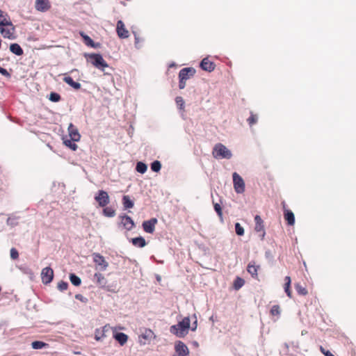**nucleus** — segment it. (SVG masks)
Returning <instances> with one entry per match:
<instances>
[{"label": "nucleus", "instance_id": "nucleus-1", "mask_svg": "<svg viewBox=\"0 0 356 356\" xmlns=\"http://www.w3.org/2000/svg\"><path fill=\"white\" fill-rule=\"evenodd\" d=\"M189 329L190 318L186 316L177 324L171 325L170 327V332L177 337L184 338L188 334Z\"/></svg>", "mask_w": 356, "mask_h": 356}, {"label": "nucleus", "instance_id": "nucleus-2", "mask_svg": "<svg viewBox=\"0 0 356 356\" xmlns=\"http://www.w3.org/2000/svg\"><path fill=\"white\" fill-rule=\"evenodd\" d=\"M212 154L216 159H230L233 155L232 151L222 143L214 145Z\"/></svg>", "mask_w": 356, "mask_h": 356}, {"label": "nucleus", "instance_id": "nucleus-3", "mask_svg": "<svg viewBox=\"0 0 356 356\" xmlns=\"http://www.w3.org/2000/svg\"><path fill=\"white\" fill-rule=\"evenodd\" d=\"M84 56L89 59V61L98 70L104 72L105 69L109 67L108 63L104 60L100 54H85Z\"/></svg>", "mask_w": 356, "mask_h": 356}, {"label": "nucleus", "instance_id": "nucleus-4", "mask_svg": "<svg viewBox=\"0 0 356 356\" xmlns=\"http://www.w3.org/2000/svg\"><path fill=\"white\" fill-rule=\"evenodd\" d=\"M233 185L235 192L238 194H241L245 191V185L243 178L237 173L232 174Z\"/></svg>", "mask_w": 356, "mask_h": 356}, {"label": "nucleus", "instance_id": "nucleus-5", "mask_svg": "<svg viewBox=\"0 0 356 356\" xmlns=\"http://www.w3.org/2000/svg\"><path fill=\"white\" fill-rule=\"evenodd\" d=\"M95 201L101 207H106L110 202L108 193L104 190H99L95 196Z\"/></svg>", "mask_w": 356, "mask_h": 356}, {"label": "nucleus", "instance_id": "nucleus-6", "mask_svg": "<svg viewBox=\"0 0 356 356\" xmlns=\"http://www.w3.org/2000/svg\"><path fill=\"white\" fill-rule=\"evenodd\" d=\"M93 261L97 265L96 268L99 270H106L108 266V263L105 260L104 257L99 253L95 252L92 254Z\"/></svg>", "mask_w": 356, "mask_h": 356}, {"label": "nucleus", "instance_id": "nucleus-7", "mask_svg": "<svg viewBox=\"0 0 356 356\" xmlns=\"http://www.w3.org/2000/svg\"><path fill=\"white\" fill-rule=\"evenodd\" d=\"M42 282L44 284H48L53 280L54 270L51 267H45L41 272Z\"/></svg>", "mask_w": 356, "mask_h": 356}, {"label": "nucleus", "instance_id": "nucleus-8", "mask_svg": "<svg viewBox=\"0 0 356 356\" xmlns=\"http://www.w3.org/2000/svg\"><path fill=\"white\" fill-rule=\"evenodd\" d=\"M175 350L177 356H189V350L187 346L181 341H176L175 344Z\"/></svg>", "mask_w": 356, "mask_h": 356}, {"label": "nucleus", "instance_id": "nucleus-9", "mask_svg": "<svg viewBox=\"0 0 356 356\" xmlns=\"http://www.w3.org/2000/svg\"><path fill=\"white\" fill-rule=\"evenodd\" d=\"M119 218L121 219L120 224L127 231H131L135 227L134 221L127 214L120 215Z\"/></svg>", "mask_w": 356, "mask_h": 356}, {"label": "nucleus", "instance_id": "nucleus-10", "mask_svg": "<svg viewBox=\"0 0 356 356\" xmlns=\"http://www.w3.org/2000/svg\"><path fill=\"white\" fill-rule=\"evenodd\" d=\"M195 72L196 71L193 67H184L179 72V79H182L186 81L191 76H194Z\"/></svg>", "mask_w": 356, "mask_h": 356}, {"label": "nucleus", "instance_id": "nucleus-11", "mask_svg": "<svg viewBox=\"0 0 356 356\" xmlns=\"http://www.w3.org/2000/svg\"><path fill=\"white\" fill-rule=\"evenodd\" d=\"M157 222L158 220L155 218L143 221L142 226L144 231L148 234H152L155 230V225Z\"/></svg>", "mask_w": 356, "mask_h": 356}, {"label": "nucleus", "instance_id": "nucleus-12", "mask_svg": "<svg viewBox=\"0 0 356 356\" xmlns=\"http://www.w3.org/2000/svg\"><path fill=\"white\" fill-rule=\"evenodd\" d=\"M116 31L120 38L124 39L129 37V31L126 29L124 24L122 20L118 21Z\"/></svg>", "mask_w": 356, "mask_h": 356}, {"label": "nucleus", "instance_id": "nucleus-13", "mask_svg": "<svg viewBox=\"0 0 356 356\" xmlns=\"http://www.w3.org/2000/svg\"><path fill=\"white\" fill-rule=\"evenodd\" d=\"M155 337L156 336L152 330L145 329V330L140 335V338H142L145 341H142L140 340V343L145 345L147 343H149L152 339H154Z\"/></svg>", "mask_w": 356, "mask_h": 356}, {"label": "nucleus", "instance_id": "nucleus-14", "mask_svg": "<svg viewBox=\"0 0 356 356\" xmlns=\"http://www.w3.org/2000/svg\"><path fill=\"white\" fill-rule=\"evenodd\" d=\"M200 66L203 70L209 72L213 71L216 67L215 63L209 60L208 58H204L200 62Z\"/></svg>", "mask_w": 356, "mask_h": 356}, {"label": "nucleus", "instance_id": "nucleus-15", "mask_svg": "<svg viewBox=\"0 0 356 356\" xmlns=\"http://www.w3.org/2000/svg\"><path fill=\"white\" fill-rule=\"evenodd\" d=\"M67 129L69 136L73 141H79L80 140L81 135L79 133L78 129L72 123L69 124Z\"/></svg>", "mask_w": 356, "mask_h": 356}, {"label": "nucleus", "instance_id": "nucleus-16", "mask_svg": "<svg viewBox=\"0 0 356 356\" xmlns=\"http://www.w3.org/2000/svg\"><path fill=\"white\" fill-rule=\"evenodd\" d=\"M254 222H255L254 229L257 232H262L261 240H263L265 236L266 232L264 231L263 220H262L261 218L260 217V216L256 215L254 216Z\"/></svg>", "mask_w": 356, "mask_h": 356}, {"label": "nucleus", "instance_id": "nucleus-17", "mask_svg": "<svg viewBox=\"0 0 356 356\" xmlns=\"http://www.w3.org/2000/svg\"><path fill=\"white\" fill-rule=\"evenodd\" d=\"M35 9L40 12H45L50 8L49 0H36Z\"/></svg>", "mask_w": 356, "mask_h": 356}, {"label": "nucleus", "instance_id": "nucleus-18", "mask_svg": "<svg viewBox=\"0 0 356 356\" xmlns=\"http://www.w3.org/2000/svg\"><path fill=\"white\" fill-rule=\"evenodd\" d=\"M12 25L8 15L0 9V27Z\"/></svg>", "mask_w": 356, "mask_h": 356}, {"label": "nucleus", "instance_id": "nucleus-19", "mask_svg": "<svg viewBox=\"0 0 356 356\" xmlns=\"http://www.w3.org/2000/svg\"><path fill=\"white\" fill-rule=\"evenodd\" d=\"M94 279L96 281V283L100 286V287H105L107 284V280L106 277L100 273H96L94 275Z\"/></svg>", "mask_w": 356, "mask_h": 356}, {"label": "nucleus", "instance_id": "nucleus-20", "mask_svg": "<svg viewBox=\"0 0 356 356\" xmlns=\"http://www.w3.org/2000/svg\"><path fill=\"white\" fill-rule=\"evenodd\" d=\"M259 268V266H256L254 261H251L248 265L247 270L252 277L256 278L257 277V271Z\"/></svg>", "mask_w": 356, "mask_h": 356}, {"label": "nucleus", "instance_id": "nucleus-21", "mask_svg": "<svg viewBox=\"0 0 356 356\" xmlns=\"http://www.w3.org/2000/svg\"><path fill=\"white\" fill-rule=\"evenodd\" d=\"M114 339L120 344L123 346L128 339V336L123 332H116L113 334Z\"/></svg>", "mask_w": 356, "mask_h": 356}, {"label": "nucleus", "instance_id": "nucleus-22", "mask_svg": "<svg viewBox=\"0 0 356 356\" xmlns=\"http://www.w3.org/2000/svg\"><path fill=\"white\" fill-rule=\"evenodd\" d=\"M63 81L75 90H79L81 87V85L79 83L74 81L73 79L69 76H65L63 78Z\"/></svg>", "mask_w": 356, "mask_h": 356}, {"label": "nucleus", "instance_id": "nucleus-23", "mask_svg": "<svg viewBox=\"0 0 356 356\" xmlns=\"http://www.w3.org/2000/svg\"><path fill=\"white\" fill-rule=\"evenodd\" d=\"M10 51L16 56H22L24 54L22 48L17 43H12L10 45Z\"/></svg>", "mask_w": 356, "mask_h": 356}, {"label": "nucleus", "instance_id": "nucleus-24", "mask_svg": "<svg viewBox=\"0 0 356 356\" xmlns=\"http://www.w3.org/2000/svg\"><path fill=\"white\" fill-rule=\"evenodd\" d=\"M284 219L286 220L289 225H293L295 223V216L291 210L284 211Z\"/></svg>", "mask_w": 356, "mask_h": 356}, {"label": "nucleus", "instance_id": "nucleus-25", "mask_svg": "<svg viewBox=\"0 0 356 356\" xmlns=\"http://www.w3.org/2000/svg\"><path fill=\"white\" fill-rule=\"evenodd\" d=\"M132 244L138 248H143L146 245L145 239L143 236H138L131 238Z\"/></svg>", "mask_w": 356, "mask_h": 356}, {"label": "nucleus", "instance_id": "nucleus-26", "mask_svg": "<svg viewBox=\"0 0 356 356\" xmlns=\"http://www.w3.org/2000/svg\"><path fill=\"white\" fill-rule=\"evenodd\" d=\"M122 203L125 209H131L134 206V202L130 199L128 195H124L122 197Z\"/></svg>", "mask_w": 356, "mask_h": 356}, {"label": "nucleus", "instance_id": "nucleus-27", "mask_svg": "<svg viewBox=\"0 0 356 356\" xmlns=\"http://www.w3.org/2000/svg\"><path fill=\"white\" fill-rule=\"evenodd\" d=\"M70 280L76 286H79L81 284V278L74 273L70 274Z\"/></svg>", "mask_w": 356, "mask_h": 356}, {"label": "nucleus", "instance_id": "nucleus-28", "mask_svg": "<svg viewBox=\"0 0 356 356\" xmlns=\"http://www.w3.org/2000/svg\"><path fill=\"white\" fill-rule=\"evenodd\" d=\"M106 326L103 327L102 330L99 329L95 330V339L96 341H100L102 338L105 337Z\"/></svg>", "mask_w": 356, "mask_h": 356}, {"label": "nucleus", "instance_id": "nucleus-29", "mask_svg": "<svg viewBox=\"0 0 356 356\" xmlns=\"http://www.w3.org/2000/svg\"><path fill=\"white\" fill-rule=\"evenodd\" d=\"M136 170L138 172L144 174L147 170V165L142 161H138L136 163Z\"/></svg>", "mask_w": 356, "mask_h": 356}, {"label": "nucleus", "instance_id": "nucleus-30", "mask_svg": "<svg viewBox=\"0 0 356 356\" xmlns=\"http://www.w3.org/2000/svg\"><path fill=\"white\" fill-rule=\"evenodd\" d=\"M18 220L19 217L12 215L8 218L6 223L8 225L13 227L18 225Z\"/></svg>", "mask_w": 356, "mask_h": 356}, {"label": "nucleus", "instance_id": "nucleus-31", "mask_svg": "<svg viewBox=\"0 0 356 356\" xmlns=\"http://www.w3.org/2000/svg\"><path fill=\"white\" fill-rule=\"evenodd\" d=\"M103 214L108 218H112L115 216V210L111 207H106L103 209Z\"/></svg>", "mask_w": 356, "mask_h": 356}, {"label": "nucleus", "instance_id": "nucleus-32", "mask_svg": "<svg viewBox=\"0 0 356 356\" xmlns=\"http://www.w3.org/2000/svg\"><path fill=\"white\" fill-rule=\"evenodd\" d=\"M244 284H245V281L243 279H242L241 277H236V278L234 281V284H233L234 289L235 290H238L244 285Z\"/></svg>", "mask_w": 356, "mask_h": 356}, {"label": "nucleus", "instance_id": "nucleus-33", "mask_svg": "<svg viewBox=\"0 0 356 356\" xmlns=\"http://www.w3.org/2000/svg\"><path fill=\"white\" fill-rule=\"evenodd\" d=\"M80 35H81L83 40V42L84 43L88 46V47H90V46H94V41L92 40V39L88 36V35L85 34L83 32H81L80 33Z\"/></svg>", "mask_w": 356, "mask_h": 356}, {"label": "nucleus", "instance_id": "nucleus-34", "mask_svg": "<svg viewBox=\"0 0 356 356\" xmlns=\"http://www.w3.org/2000/svg\"><path fill=\"white\" fill-rule=\"evenodd\" d=\"M75 142L76 141H73L72 138H70L64 140L63 143L65 144V145L70 148L72 150L75 151L78 147Z\"/></svg>", "mask_w": 356, "mask_h": 356}, {"label": "nucleus", "instance_id": "nucleus-35", "mask_svg": "<svg viewBox=\"0 0 356 356\" xmlns=\"http://www.w3.org/2000/svg\"><path fill=\"white\" fill-rule=\"evenodd\" d=\"M47 346V344L46 343L41 341H34L31 343L32 348L35 350L42 349Z\"/></svg>", "mask_w": 356, "mask_h": 356}, {"label": "nucleus", "instance_id": "nucleus-36", "mask_svg": "<svg viewBox=\"0 0 356 356\" xmlns=\"http://www.w3.org/2000/svg\"><path fill=\"white\" fill-rule=\"evenodd\" d=\"M151 170L154 172H158L161 170V163L159 161H154L151 163Z\"/></svg>", "mask_w": 356, "mask_h": 356}, {"label": "nucleus", "instance_id": "nucleus-37", "mask_svg": "<svg viewBox=\"0 0 356 356\" xmlns=\"http://www.w3.org/2000/svg\"><path fill=\"white\" fill-rule=\"evenodd\" d=\"M213 208H214L215 211L217 213L218 216H219L221 222H222L223 218H222V211L221 206L218 203H213Z\"/></svg>", "mask_w": 356, "mask_h": 356}, {"label": "nucleus", "instance_id": "nucleus-38", "mask_svg": "<svg viewBox=\"0 0 356 356\" xmlns=\"http://www.w3.org/2000/svg\"><path fill=\"white\" fill-rule=\"evenodd\" d=\"M49 99L52 102H58L60 100V95L55 92H51L49 95Z\"/></svg>", "mask_w": 356, "mask_h": 356}, {"label": "nucleus", "instance_id": "nucleus-39", "mask_svg": "<svg viewBox=\"0 0 356 356\" xmlns=\"http://www.w3.org/2000/svg\"><path fill=\"white\" fill-rule=\"evenodd\" d=\"M235 232L238 236H243L244 234V229L239 222H236L234 225Z\"/></svg>", "mask_w": 356, "mask_h": 356}, {"label": "nucleus", "instance_id": "nucleus-40", "mask_svg": "<svg viewBox=\"0 0 356 356\" xmlns=\"http://www.w3.org/2000/svg\"><path fill=\"white\" fill-rule=\"evenodd\" d=\"M296 290L299 295L305 296L307 294V290L300 284L296 285Z\"/></svg>", "mask_w": 356, "mask_h": 356}, {"label": "nucleus", "instance_id": "nucleus-41", "mask_svg": "<svg viewBox=\"0 0 356 356\" xmlns=\"http://www.w3.org/2000/svg\"><path fill=\"white\" fill-rule=\"evenodd\" d=\"M67 287H68V283L65 281H60L58 284V286H57L58 289L60 291L67 290Z\"/></svg>", "mask_w": 356, "mask_h": 356}, {"label": "nucleus", "instance_id": "nucleus-42", "mask_svg": "<svg viewBox=\"0 0 356 356\" xmlns=\"http://www.w3.org/2000/svg\"><path fill=\"white\" fill-rule=\"evenodd\" d=\"M257 115H254L252 113H251L250 116L248 118V122L250 126H252V124H255L257 122Z\"/></svg>", "mask_w": 356, "mask_h": 356}, {"label": "nucleus", "instance_id": "nucleus-43", "mask_svg": "<svg viewBox=\"0 0 356 356\" xmlns=\"http://www.w3.org/2000/svg\"><path fill=\"white\" fill-rule=\"evenodd\" d=\"M175 102L179 106V109H184L185 102L181 97H177L175 98Z\"/></svg>", "mask_w": 356, "mask_h": 356}, {"label": "nucleus", "instance_id": "nucleus-44", "mask_svg": "<svg viewBox=\"0 0 356 356\" xmlns=\"http://www.w3.org/2000/svg\"><path fill=\"white\" fill-rule=\"evenodd\" d=\"M19 257V252L15 248L10 249V258L13 260L17 259Z\"/></svg>", "mask_w": 356, "mask_h": 356}, {"label": "nucleus", "instance_id": "nucleus-45", "mask_svg": "<svg viewBox=\"0 0 356 356\" xmlns=\"http://www.w3.org/2000/svg\"><path fill=\"white\" fill-rule=\"evenodd\" d=\"M0 32L4 38H10V32L9 30L6 29L4 26L0 27Z\"/></svg>", "mask_w": 356, "mask_h": 356}, {"label": "nucleus", "instance_id": "nucleus-46", "mask_svg": "<svg viewBox=\"0 0 356 356\" xmlns=\"http://www.w3.org/2000/svg\"><path fill=\"white\" fill-rule=\"evenodd\" d=\"M272 315H279L280 314V309L278 305H273L270 309Z\"/></svg>", "mask_w": 356, "mask_h": 356}, {"label": "nucleus", "instance_id": "nucleus-47", "mask_svg": "<svg viewBox=\"0 0 356 356\" xmlns=\"http://www.w3.org/2000/svg\"><path fill=\"white\" fill-rule=\"evenodd\" d=\"M290 286H291V284H289V282H285L284 291L289 298H291V291L290 290Z\"/></svg>", "mask_w": 356, "mask_h": 356}, {"label": "nucleus", "instance_id": "nucleus-48", "mask_svg": "<svg viewBox=\"0 0 356 356\" xmlns=\"http://www.w3.org/2000/svg\"><path fill=\"white\" fill-rule=\"evenodd\" d=\"M0 74H1L3 76L10 78L11 74L8 72V70L0 66Z\"/></svg>", "mask_w": 356, "mask_h": 356}, {"label": "nucleus", "instance_id": "nucleus-49", "mask_svg": "<svg viewBox=\"0 0 356 356\" xmlns=\"http://www.w3.org/2000/svg\"><path fill=\"white\" fill-rule=\"evenodd\" d=\"M134 38H135V47L137 49H140V45L139 44V42H140V39L136 32H134Z\"/></svg>", "mask_w": 356, "mask_h": 356}, {"label": "nucleus", "instance_id": "nucleus-50", "mask_svg": "<svg viewBox=\"0 0 356 356\" xmlns=\"http://www.w3.org/2000/svg\"><path fill=\"white\" fill-rule=\"evenodd\" d=\"M75 298L76 300H80L81 302H88V298L84 297L83 296H82L81 294H76L75 295Z\"/></svg>", "mask_w": 356, "mask_h": 356}, {"label": "nucleus", "instance_id": "nucleus-51", "mask_svg": "<svg viewBox=\"0 0 356 356\" xmlns=\"http://www.w3.org/2000/svg\"><path fill=\"white\" fill-rule=\"evenodd\" d=\"M321 352L325 356H334L330 350H326L323 346L320 347Z\"/></svg>", "mask_w": 356, "mask_h": 356}, {"label": "nucleus", "instance_id": "nucleus-52", "mask_svg": "<svg viewBox=\"0 0 356 356\" xmlns=\"http://www.w3.org/2000/svg\"><path fill=\"white\" fill-rule=\"evenodd\" d=\"M194 317L195 318V321L193 322L191 325H190V329L189 330H191V331H195L197 330V321L196 316L194 315Z\"/></svg>", "mask_w": 356, "mask_h": 356}, {"label": "nucleus", "instance_id": "nucleus-53", "mask_svg": "<svg viewBox=\"0 0 356 356\" xmlns=\"http://www.w3.org/2000/svg\"><path fill=\"white\" fill-rule=\"evenodd\" d=\"M186 87V81L179 79V88L182 90Z\"/></svg>", "mask_w": 356, "mask_h": 356}, {"label": "nucleus", "instance_id": "nucleus-54", "mask_svg": "<svg viewBox=\"0 0 356 356\" xmlns=\"http://www.w3.org/2000/svg\"><path fill=\"white\" fill-rule=\"evenodd\" d=\"M265 256L266 258L272 259L273 255L270 250H266L265 252Z\"/></svg>", "mask_w": 356, "mask_h": 356}, {"label": "nucleus", "instance_id": "nucleus-55", "mask_svg": "<svg viewBox=\"0 0 356 356\" xmlns=\"http://www.w3.org/2000/svg\"><path fill=\"white\" fill-rule=\"evenodd\" d=\"M94 46H90V47H92V48H95V49H97V48H99L100 47V43L99 42H94Z\"/></svg>", "mask_w": 356, "mask_h": 356}, {"label": "nucleus", "instance_id": "nucleus-56", "mask_svg": "<svg viewBox=\"0 0 356 356\" xmlns=\"http://www.w3.org/2000/svg\"><path fill=\"white\" fill-rule=\"evenodd\" d=\"M285 282H289V284H291V277H290L289 276H286V277H285Z\"/></svg>", "mask_w": 356, "mask_h": 356}, {"label": "nucleus", "instance_id": "nucleus-57", "mask_svg": "<svg viewBox=\"0 0 356 356\" xmlns=\"http://www.w3.org/2000/svg\"><path fill=\"white\" fill-rule=\"evenodd\" d=\"M192 345L194 346V347H196L197 348L199 346V343L196 341H194L192 342Z\"/></svg>", "mask_w": 356, "mask_h": 356}, {"label": "nucleus", "instance_id": "nucleus-58", "mask_svg": "<svg viewBox=\"0 0 356 356\" xmlns=\"http://www.w3.org/2000/svg\"><path fill=\"white\" fill-rule=\"evenodd\" d=\"M176 66V64L175 63L172 62L171 63L170 65H169V67H175Z\"/></svg>", "mask_w": 356, "mask_h": 356}, {"label": "nucleus", "instance_id": "nucleus-59", "mask_svg": "<svg viewBox=\"0 0 356 356\" xmlns=\"http://www.w3.org/2000/svg\"><path fill=\"white\" fill-rule=\"evenodd\" d=\"M156 279H157V280H161V278H160V277L159 275L156 277Z\"/></svg>", "mask_w": 356, "mask_h": 356}, {"label": "nucleus", "instance_id": "nucleus-60", "mask_svg": "<svg viewBox=\"0 0 356 356\" xmlns=\"http://www.w3.org/2000/svg\"><path fill=\"white\" fill-rule=\"evenodd\" d=\"M284 346H285V347H286V348H288V347H289L287 343H285V344H284Z\"/></svg>", "mask_w": 356, "mask_h": 356}]
</instances>
